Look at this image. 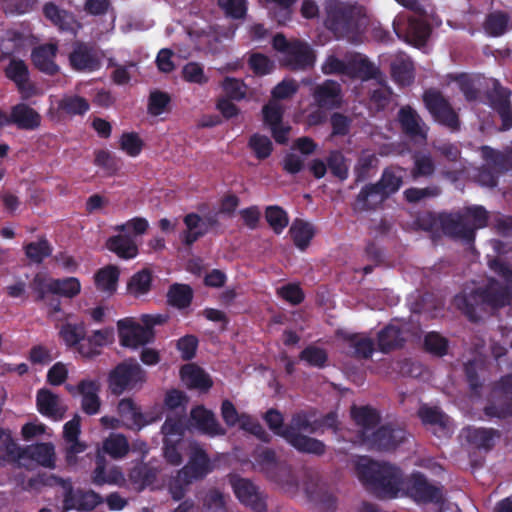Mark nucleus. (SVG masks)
Wrapping results in <instances>:
<instances>
[{
	"label": "nucleus",
	"mask_w": 512,
	"mask_h": 512,
	"mask_svg": "<svg viewBox=\"0 0 512 512\" xmlns=\"http://www.w3.org/2000/svg\"><path fill=\"white\" fill-rule=\"evenodd\" d=\"M490 268L500 276L505 284L489 278L483 286L463 292L454 298V304L471 321L478 322L481 313L487 309L512 308V269L500 259L490 261Z\"/></svg>",
	"instance_id": "f03ea898"
},
{
	"label": "nucleus",
	"mask_w": 512,
	"mask_h": 512,
	"mask_svg": "<svg viewBox=\"0 0 512 512\" xmlns=\"http://www.w3.org/2000/svg\"><path fill=\"white\" fill-rule=\"evenodd\" d=\"M147 380V373L134 359L128 358L111 369L107 376L108 390L114 396L140 390Z\"/></svg>",
	"instance_id": "0eeeda50"
},
{
	"label": "nucleus",
	"mask_w": 512,
	"mask_h": 512,
	"mask_svg": "<svg viewBox=\"0 0 512 512\" xmlns=\"http://www.w3.org/2000/svg\"><path fill=\"white\" fill-rule=\"evenodd\" d=\"M255 463L266 478L280 486L284 491L295 493L299 483L292 467L286 461L277 458L276 452L271 448H265L254 456Z\"/></svg>",
	"instance_id": "423d86ee"
},
{
	"label": "nucleus",
	"mask_w": 512,
	"mask_h": 512,
	"mask_svg": "<svg viewBox=\"0 0 512 512\" xmlns=\"http://www.w3.org/2000/svg\"><path fill=\"white\" fill-rule=\"evenodd\" d=\"M417 415L422 424L432 428L438 437L450 432V417L440 407L423 404L419 407Z\"/></svg>",
	"instance_id": "5701e85b"
},
{
	"label": "nucleus",
	"mask_w": 512,
	"mask_h": 512,
	"mask_svg": "<svg viewBox=\"0 0 512 512\" xmlns=\"http://www.w3.org/2000/svg\"><path fill=\"white\" fill-rule=\"evenodd\" d=\"M508 14L502 11H494L486 16L484 29L490 36L499 37L503 35L508 26Z\"/></svg>",
	"instance_id": "5fc2aeb1"
},
{
	"label": "nucleus",
	"mask_w": 512,
	"mask_h": 512,
	"mask_svg": "<svg viewBox=\"0 0 512 512\" xmlns=\"http://www.w3.org/2000/svg\"><path fill=\"white\" fill-rule=\"evenodd\" d=\"M161 432L163 441L181 442L184 434L182 420L178 417H167L161 427Z\"/></svg>",
	"instance_id": "0e129e2a"
},
{
	"label": "nucleus",
	"mask_w": 512,
	"mask_h": 512,
	"mask_svg": "<svg viewBox=\"0 0 512 512\" xmlns=\"http://www.w3.org/2000/svg\"><path fill=\"white\" fill-rule=\"evenodd\" d=\"M263 420L267 424L268 428L276 435L283 438L288 443V425L284 424V416L283 414L275 409H268L264 415Z\"/></svg>",
	"instance_id": "13d9d810"
},
{
	"label": "nucleus",
	"mask_w": 512,
	"mask_h": 512,
	"mask_svg": "<svg viewBox=\"0 0 512 512\" xmlns=\"http://www.w3.org/2000/svg\"><path fill=\"white\" fill-rule=\"evenodd\" d=\"M183 223L186 229L180 233L179 239L185 247L190 248L208 232L207 227H203L202 217L197 213L191 212L186 214L183 217Z\"/></svg>",
	"instance_id": "72a5a7b5"
},
{
	"label": "nucleus",
	"mask_w": 512,
	"mask_h": 512,
	"mask_svg": "<svg viewBox=\"0 0 512 512\" xmlns=\"http://www.w3.org/2000/svg\"><path fill=\"white\" fill-rule=\"evenodd\" d=\"M325 26L337 39L356 42L366 26L364 8L357 4L329 1L325 7Z\"/></svg>",
	"instance_id": "20e7f679"
},
{
	"label": "nucleus",
	"mask_w": 512,
	"mask_h": 512,
	"mask_svg": "<svg viewBox=\"0 0 512 512\" xmlns=\"http://www.w3.org/2000/svg\"><path fill=\"white\" fill-rule=\"evenodd\" d=\"M289 233L295 246L304 250L310 244L315 231L313 225L309 222L302 219H295L289 229Z\"/></svg>",
	"instance_id": "a18cd8bd"
},
{
	"label": "nucleus",
	"mask_w": 512,
	"mask_h": 512,
	"mask_svg": "<svg viewBox=\"0 0 512 512\" xmlns=\"http://www.w3.org/2000/svg\"><path fill=\"white\" fill-rule=\"evenodd\" d=\"M350 415L355 424L362 428V439L363 433L365 432V435H369L368 431L376 427L381 419L379 412L369 405H352Z\"/></svg>",
	"instance_id": "4c0bfd02"
},
{
	"label": "nucleus",
	"mask_w": 512,
	"mask_h": 512,
	"mask_svg": "<svg viewBox=\"0 0 512 512\" xmlns=\"http://www.w3.org/2000/svg\"><path fill=\"white\" fill-rule=\"evenodd\" d=\"M379 158L375 152L363 149L359 153L353 168L355 184L362 183L372 178L379 167Z\"/></svg>",
	"instance_id": "473e14b6"
},
{
	"label": "nucleus",
	"mask_w": 512,
	"mask_h": 512,
	"mask_svg": "<svg viewBox=\"0 0 512 512\" xmlns=\"http://www.w3.org/2000/svg\"><path fill=\"white\" fill-rule=\"evenodd\" d=\"M466 438L477 449L490 451L501 438V432L494 428L471 427L467 429Z\"/></svg>",
	"instance_id": "c9c22d12"
},
{
	"label": "nucleus",
	"mask_w": 512,
	"mask_h": 512,
	"mask_svg": "<svg viewBox=\"0 0 512 512\" xmlns=\"http://www.w3.org/2000/svg\"><path fill=\"white\" fill-rule=\"evenodd\" d=\"M69 63L75 71L94 72L101 67V55L94 45L76 41L69 54Z\"/></svg>",
	"instance_id": "2eb2a0df"
},
{
	"label": "nucleus",
	"mask_w": 512,
	"mask_h": 512,
	"mask_svg": "<svg viewBox=\"0 0 512 512\" xmlns=\"http://www.w3.org/2000/svg\"><path fill=\"white\" fill-rule=\"evenodd\" d=\"M512 92L509 88L502 86L499 82L493 85L488 94L491 108L501 119V130L507 131L512 127V103L510 97Z\"/></svg>",
	"instance_id": "dca6fc26"
},
{
	"label": "nucleus",
	"mask_w": 512,
	"mask_h": 512,
	"mask_svg": "<svg viewBox=\"0 0 512 512\" xmlns=\"http://www.w3.org/2000/svg\"><path fill=\"white\" fill-rule=\"evenodd\" d=\"M36 406L38 412L54 421L64 418L66 407L60 403V398L47 388H41L36 394Z\"/></svg>",
	"instance_id": "c756f323"
},
{
	"label": "nucleus",
	"mask_w": 512,
	"mask_h": 512,
	"mask_svg": "<svg viewBox=\"0 0 512 512\" xmlns=\"http://www.w3.org/2000/svg\"><path fill=\"white\" fill-rule=\"evenodd\" d=\"M345 76L350 79L368 81L377 77L378 68L364 55L354 53L346 57Z\"/></svg>",
	"instance_id": "7c9ffc66"
},
{
	"label": "nucleus",
	"mask_w": 512,
	"mask_h": 512,
	"mask_svg": "<svg viewBox=\"0 0 512 512\" xmlns=\"http://www.w3.org/2000/svg\"><path fill=\"white\" fill-rule=\"evenodd\" d=\"M400 167H387L383 170L380 179L375 182L389 198L395 194L403 184V176Z\"/></svg>",
	"instance_id": "37998d69"
},
{
	"label": "nucleus",
	"mask_w": 512,
	"mask_h": 512,
	"mask_svg": "<svg viewBox=\"0 0 512 512\" xmlns=\"http://www.w3.org/2000/svg\"><path fill=\"white\" fill-rule=\"evenodd\" d=\"M230 484L237 499L255 512L267 511V496L251 480L232 475Z\"/></svg>",
	"instance_id": "ddd939ff"
},
{
	"label": "nucleus",
	"mask_w": 512,
	"mask_h": 512,
	"mask_svg": "<svg viewBox=\"0 0 512 512\" xmlns=\"http://www.w3.org/2000/svg\"><path fill=\"white\" fill-rule=\"evenodd\" d=\"M190 418L195 427L205 435L214 437L226 434V429L220 425L215 414L203 405L194 407L190 412Z\"/></svg>",
	"instance_id": "cd10ccee"
},
{
	"label": "nucleus",
	"mask_w": 512,
	"mask_h": 512,
	"mask_svg": "<svg viewBox=\"0 0 512 512\" xmlns=\"http://www.w3.org/2000/svg\"><path fill=\"white\" fill-rule=\"evenodd\" d=\"M76 389L81 396L80 407L82 412L88 416L98 414L102 403L99 396L100 382L96 379H82L76 385Z\"/></svg>",
	"instance_id": "412c9836"
},
{
	"label": "nucleus",
	"mask_w": 512,
	"mask_h": 512,
	"mask_svg": "<svg viewBox=\"0 0 512 512\" xmlns=\"http://www.w3.org/2000/svg\"><path fill=\"white\" fill-rule=\"evenodd\" d=\"M305 491L307 497L322 506L328 512H333L337 506V499L329 489L320 483L306 484Z\"/></svg>",
	"instance_id": "ea45409f"
},
{
	"label": "nucleus",
	"mask_w": 512,
	"mask_h": 512,
	"mask_svg": "<svg viewBox=\"0 0 512 512\" xmlns=\"http://www.w3.org/2000/svg\"><path fill=\"white\" fill-rule=\"evenodd\" d=\"M361 483L379 497L394 498L401 489L417 502L439 503L440 488L430 484L421 472H414L405 481L402 470L396 465L363 457L356 464Z\"/></svg>",
	"instance_id": "f257e3e1"
},
{
	"label": "nucleus",
	"mask_w": 512,
	"mask_h": 512,
	"mask_svg": "<svg viewBox=\"0 0 512 512\" xmlns=\"http://www.w3.org/2000/svg\"><path fill=\"white\" fill-rule=\"evenodd\" d=\"M152 279L151 271L146 268L142 269L130 278L127 290L136 297L147 294L151 289Z\"/></svg>",
	"instance_id": "3c124183"
},
{
	"label": "nucleus",
	"mask_w": 512,
	"mask_h": 512,
	"mask_svg": "<svg viewBox=\"0 0 512 512\" xmlns=\"http://www.w3.org/2000/svg\"><path fill=\"white\" fill-rule=\"evenodd\" d=\"M120 345L127 348H137L152 343L155 339L154 331L145 329L143 325L132 318L120 319L117 322Z\"/></svg>",
	"instance_id": "4468645a"
},
{
	"label": "nucleus",
	"mask_w": 512,
	"mask_h": 512,
	"mask_svg": "<svg viewBox=\"0 0 512 512\" xmlns=\"http://www.w3.org/2000/svg\"><path fill=\"white\" fill-rule=\"evenodd\" d=\"M117 412L124 422V427L133 431H140L151 423L131 398L121 399L117 405Z\"/></svg>",
	"instance_id": "a878e982"
},
{
	"label": "nucleus",
	"mask_w": 512,
	"mask_h": 512,
	"mask_svg": "<svg viewBox=\"0 0 512 512\" xmlns=\"http://www.w3.org/2000/svg\"><path fill=\"white\" fill-rule=\"evenodd\" d=\"M30 288L36 295L35 301H46L47 295L54 292V279L47 278L44 274L37 273L30 282Z\"/></svg>",
	"instance_id": "e2e57ef3"
},
{
	"label": "nucleus",
	"mask_w": 512,
	"mask_h": 512,
	"mask_svg": "<svg viewBox=\"0 0 512 512\" xmlns=\"http://www.w3.org/2000/svg\"><path fill=\"white\" fill-rule=\"evenodd\" d=\"M406 430L395 424H384L369 435L363 433V442L381 452L395 451L406 439Z\"/></svg>",
	"instance_id": "9b49d317"
},
{
	"label": "nucleus",
	"mask_w": 512,
	"mask_h": 512,
	"mask_svg": "<svg viewBox=\"0 0 512 512\" xmlns=\"http://www.w3.org/2000/svg\"><path fill=\"white\" fill-rule=\"evenodd\" d=\"M488 219L487 210L483 206L474 205L466 207L462 212H442L438 215L428 213L420 219V223L425 231L439 227L445 236L472 246L476 230L486 227Z\"/></svg>",
	"instance_id": "7ed1b4c3"
},
{
	"label": "nucleus",
	"mask_w": 512,
	"mask_h": 512,
	"mask_svg": "<svg viewBox=\"0 0 512 512\" xmlns=\"http://www.w3.org/2000/svg\"><path fill=\"white\" fill-rule=\"evenodd\" d=\"M9 120L19 130L34 131L40 127L42 118L34 108L21 102L11 107Z\"/></svg>",
	"instance_id": "bb28decb"
},
{
	"label": "nucleus",
	"mask_w": 512,
	"mask_h": 512,
	"mask_svg": "<svg viewBox=\"0 0 512 512\" xmlns=\"http://www.w3.org/2000/svg\"><path fill=\"white\" fill-rule=\"evenodd\" d=\"M316 61V55L311 46L299 40L292 41V46L286 53L283 63L291 70H306L312 68Z\"/></svg>",
	"instance_id": "6ab92c4d"
},
{
	"label": "nucleus",
	"mask_w": 512,
	"mask_h": 512,
	"mask_svg": "<svg viewBox=\"0 0 512 512\" xmlns=\"http://www.w3.org/2000/svg\"><path fill=\"white\" fill-rule=\"evenodd\" d=\"M248 147L258 160L267 159L273 151V143L266 135L254 133L248 140Z\"/></svg>",
	"instance_id": "680f3d73"
},
{
	"label": "nucleus",
	"mask_w": 512,
	"mask_h": 512,
	"mask_svg": "<svg viewBox=\"0 0 512 512\" xmlns=\"http://www.w3.org/2000/svg\"><path fill=\"white\" fill-rule=\"evenodd\" d=\"M315 417V412L301 410L294 413L288 424V444L300 453L322 456L326 452V445L323 441L304 435L301 432H308L310 418Z\"/></svg>",
	"instance_id": "6e6552de"
},
{
	"label": "nucleus",
	"mask_w": 512,
	"mask_h": 512,
	"mask_svg": "<svg viewBox=\"0 0 512 512\" xmlns=\"http://www.w3.org/2000/svg\"><path fill=\"white\" fill-rule=\"evenodd\" d=\"M422 101L433 120L451 132L460 130L461 121L449 100L436 88L423 92Z\"/></svg>",
	"instance_id": "1a4fd4ad"
},
{
	"label": "nucleus",
	"mask_w": 512,
	"mask_h": 512,
	"mask_svg": "<svg viewBox=\"0 0 512 512\" xmlns=\"http://www.w3.org/2000/svg\"><path fill=\"white\" fill-rule=\"evenodd\" d=\"M91 479L92 483L96 486H103L105 484L118 485L124 481V476L122 471L116 466L107 468L105 456L98 453Z\"/></svg>",
	"instance_id": "2f4dec72"
},
{
	"label": "nucleus",
	"mask_w": 512,
	"mask_h": 512,
	"mask_svg": "<svg viewBox=\"0 0 512 512\" xmlns=\"http://www.w3.org/2000/svg\"><path fill=\"white\" fill-rule=\"evenodd\" d=\"M5 75L13 81L23 100H28L35 93V87L29 83V70L21 59H12L5 68Z\"/></svg>",
	"instance_id": "393cba45"
},
{
	"label": "nucleus",
	"mask_w": 512,
	"mask_h": 512,
	"mask_svg": "<svg viewBox=\"0 0 512 512\" xmlns=\"http://www.w3.org/2000/svg\"><path fill=\"white\" fill-rule=\"evenodd\" d=\"M270 14L279 25H286L292 18L293 6L298 0H265Z\"/></svg>",
	"instance_id": "09e8293b"
},
{
	"label": "nucleus",
	"mask_w": 512,
	"mask_h": 512,
	"mask_svg": "<svg viewBox=\"0 0 512 512\" xmlns=\"http://www.w3.org/2000/svg\"><path fill=\"white\" fill-rule=\"evenodd\" d=\"M44 16L57 26L61 31L76 33L78 23L74 15L64 9L59 8L53 2H47L43 6Z\"/></svg>",
	"instance_id": "f704fd0d"
},
{
	"label": "nucleus",
	"mask_w": 512,
	"mask_h": 512,
	"mask_svg": "<svg viewBox=\"0 0 512 512\" xmlns=\"http://www.w3.org/2000/svg\"><path fill=\"white\" fill-rule=\"evenodd\" d=\"M102 502L99 494L92 490H75L72 485L65 487L63 512L69 510L91 511Z\"/></svg>",
	"instance_id": "f3484780"
},
{
	"label": "nucleus",
	"mask_w": 512,
	"mask_h": 512,
	"mask_svg": "<svg viewBox=\"0 0 512 512\" xmlns=\"http://www.w3.org/2000/svg\"><path fill=\"white\" fill-rule=\"evenodd\" d=\"M248 65L255 75L264 76L274 70V62L262 53H253L248 59Z\"/></svg>",
	"instance_id": "774afa93"
},
{
	"label": "nucleus",
	"mask_w": 512,
	"mask_h": 512,
	"mask_svg": "<svg viewBox=\"0 0 512 512\" xmlns=\"http://www.w3.org/2000/svg\"><path fill=\"white\" fill-rule=\"evenodd\" d=\"M265 219L276 234H281L289 224L287 212L278 205H270L266 207Z\"/></svg>",
	"instance_id": "4d7b16f0"
},
{
	"label": "nucleus",
	"mask_w": 512,
	"mask_h": 512,
	"mask_svg": "<svg viewBox=\"0 0 512 512\" xmlns=\"http://www.w3.org/2000/svg\"><path fill=\"white\" fill-rule=\"evenodd\" d=\"M390 72L395 83L408 86L413 82V63L409 58L398 57L391 62Z\"/></svg>",
	"instance_id": "79ce46f5"
},
{
	"label": "nucleus",
	"mask_w": 512,
	"mask_h": 512,
	"mask_svg": "<svg viewBox=\"0 0 512 512\" xmlns=\"http://www.w3.org/2000/svg\"><path fill=\"white\" fill-rule=\"evenodd\" d=\"M148 228V221L142 217H134L126 223L117 225L114 227V230L119 232V234L107 239L106 248L120 259H134L139 254L135 236L143 235Z\"/></svg>",
	"instance_id": "39448f33"
},
{
	"label": "nucleus",
	"mask_w": 512,
	"mask_h": 512,
	"mask_svg": "<svg viewBox=\"0 0 512 512\" xmlns=\"http://www.w3.org/2000/svg\"><path fill=\"white\" fill-rule=\"evenodd\" d=\"M312 96L317 106L322 109H335L342 105V88L335 80L327 79L315 86Z\"/></svg>",
	"instance_id": "4be33fe9"
},
{
	"label": "nucleus",
	"mask_w": 512,
	"mask_h": 512,
	"mask_svg": "<svg viewBox=\"0 0 512 512\" xmlns=\"http://www.w3.org/2000/svg\"><path fill=\"white\" fill-rule=\"evenodd\" d=\"M103 450L114 459H121L129 452V443L123 434H112L103 442Z\"/></svg>",
	"instance_id": "864d4df0"
},
{
	"label": "nucleus",
	"mask_w": 512,
	"mask_h": 512,
	"mask_svg": "<svg viewBox=\"0 0 512 512\" xmlns=\"http://www.w3.org/2000/svg\"><path fill=\"white\" fill-rule=\"evenodd\" d=\"M120 149L128 156L136 157L143 149V141L136 132H124L120 137Z\"/></svg>",
	"instance_id": "338daca9"
},
{
	"label": "nucleus",
	"mask_w": 512,
	"mask_h": 512,
	"mask_svg": "<svg viewBox=\"0 0 512 512\" xmlns=\"http://www.w3.org/2000/svg\"><path fill=\"white\" fill-rule=\"evenodd\" d=\"M181 375L187 386L191 389L208 391L213 381L208 373L195 365H186L181 369Z\"/></svg>",
	"instance_id": "58836bf2"
},
{
	"label": "nucleus",
	"mask_w": 512,
	"mask_h": 512,
	"mask_svg": "<svg viewBox=\"0 0 512 512\" xmlns=\"http://www.w3.org/2000/svg\"><path fill=\"white\" fill-rule=\"evenodd\" d=\"M214 469L207 452L197 443L190 446L189 460L179 471L178 478L185 484L202 480Z\"/></svg>",
	"instance_id": "f8f14e48"
},
{
	"label": "nucleus",
	"mask_w": 512,
	"mask_h": 512,
	"mask_svg": "<svg viewBox=\"0 0 512 512\" xmlns=\"http://www.w3.org/2000/svg\"><path fill=\"white\" fill-rule=\"evenodd\" d=\"M53 289V295L73 298L80 293L81 284L79 280L75 277H68L65 279H54Z\"/></svg>",
	"instance_id": "69168bd1"
},
{
	"label": "nucleus",
	"mask_w": 512,
	"mask_h": 512,
	"mask_svg": "<svg viewBox=\"0 0 512 512\" xmlns=\"http://www.w3.org/2000/svg\"><path fill=\"white\" fill-rule=\"evenodd\" d=\"M388 197L376 183L365 184L357 194L351 207L354 212L361 213L376 210Z\"/></svg>",
	"instance_id": "b1692460"
},
{
	"label": "nucleus",
	"mask_w": 512,
	"mask_h": 512,
	"mask_svg": "<svg viewBox=\"0 0 512 512\" xmlns=\"http://www.w3.org/2000/svg\"><path fill=\"white\" fill-rule=\"evenodd\" d=\"M120 271L114 265H108L99 269L95 276V286L97 290L112 295L116 292Z\"/></svg>",
	"instance_id": "a19ab883"
},
{
	"label": "nucleus",
	"mask_w": 512,
	"mask_h": 512,
	"mask_svg": "<svg viewBox=\"0 0 512 512\" xmlns=\"http://www.w3.org/2000/svg\"><path fill=\"white\" fill-rule=\"evenodd\" d=\"M405 341L402 329L394 324H388L377 335L378 348L385 354L403 347Z\"/></svg>",
	"instance_id": "e433bc0d"
},
{
	"label": "nucleus",
	"mask_w": 512,
	"mask_h": 512,
	"mask_svg": "<svg viewBox=\"0 0 512 512\" xmlns=\"http://www.w3.org/2000/svg\"><path fill=\"white\" fill-rule=\"evenodd\" d=\"M483 412L488 418L506 419L512 416V401L508 396L488 402Z\"/></svg>",
	"instance_id": "bf43d9fd"
},
{
	"label": "nucleus",
	"mask_w": 512,
	"mask_h": 512,
	"mask_svg": "<svg viewBox=\"0 0 512 512\" xmlns=\"http://www.w3.org/2000/svg\"><path fill=\"white\" fill-rule=\"evenodd\" d=\"M86 334V325L84 322L65 323L59 330V337L68 348L79 349Z\"/></svg>",
	"instance_id": "c03bdc74"
},
{
	"label": "nucleus",
	"mask_w": 512,
	"mask_h": 512,
	"mask_svg": "<svg viewBox=\"0 0 512 512\" xmlns=\"http://www.w3.org/2000/svg\"><path fill=\"white\" fill-rule=\"evenodd\" d=\"M57 51L56 43H46L35 47L31 53V60L35 68L49 76L56 75L59 71V66L55 63Z\"/></svg>",
	"instance_id": "c85d7f7f"
},
{
	"label": "nucleus",
	"mask_w": 512,
	"mask_h": 512,
	"mask_svg": "<svg viewBox=\"0 0 512 512\" xmlns=\"http://www.w3.org/2000/svg\"><path fill=\"white\" fill-rule=\"evenodd\" d=\"M53 247L50 242L42 237L38 241L29 242L24 245V252L30 262L41 264L44 259L51 256Z\"/></svg>",
	"instance_id": "de8ad7c7"
},
{
	"label": "nucleus",
	"mask_w": 512,
	"mask_h": 512,
	"mask_svg": "<svg viewBox=\"0 0 512 512\" xmlns=\"http://www.w3.org/2000/svg\"><path fill=\"white\" fill-rule=\"evenodd\" d=\"M396 36L416 47L425 46L432 32L430 24L423 18L398 14L392 23Z\"/></svg>",
	"instance_id": "9d476101"
},
{
	"label": "nucleus",
	"mask_w": 512,
	"mask_h": 512,
	"mask_svg": "<svg viewBox=\"0 0 512 512\" xmlns=\"http://www.w3.org/2000/svg\"><path fill=\"white\" fill-rule=\"evenodd\" d=\"M353 348V356L359 359H368L374 352V342L371 338L350 334L345 338Z\"/></svg>",
	"instance_id": "052dcab7"
},
{
	"label": "nucleus",
	"mask_w": 512,
	"mask_h": 512,
	"mask_svg": "<svg viewBox=\"0 0 512 512\" xmlns=\"http://www.w3.org/2000/svg\"><path fill=\"white\" fill-rule=\"evenodd\" d=\"M114 329L113 327H105L92 331L90 335L85 334L78 353L86 358L93 359L99 356L105 346L113 343Z\"/></svg>",
	"instance_id": "a211bd4d"
},
{
	"label": "nucleus",
	"mask_w": 512,
	"mask_h": 512,
	"mask_svg": "<svg viewBox=\"0 0 512 512\" xmlns=\"http://www.w3.org/2000/svg\"><path fill=\"white\" fill-rule=\"evenodd\" d=\"M398 122L402 132L413 140H427V126L420 115L411 106L406 105L398 111Z\"/></svg>",
	"instance_id": "aec40b11"
},
{
	"label": "nucleus",
	"mask_w": 512,
	"mask_h": 512,
	"mask_svg": "<svg viewBox=\"0 0 512 512\" xmlns=\"http://www.w3.org/2000/svg\"><path fill=\"white\" fill-rule=\"evenodd\" d=\"M193 300V290L187 284H172L167 293L168 303L178 309L190 306Z\"/></svg>",
	"instance_id": "49530a36"
},
{
	"label": "nucleus",
	"mask_w": 512,
	"mask_h": 512,
	"mask_svg": "<svg viewBox=\"0 0 512 512\" xmlns=\"http://www.w3.org/2000/svg\"><path fill=\"white\" fill-rule=\"evenodd\" d=\"M327 168L331 174L340 181H345L349 176L348 160L340 150H332L327 158Z\"/></svg>",
	"instance_id": "603ef678"
},
{
	"label": "nucleus",
	"mask_w": 512,
	"mask_h": 512,
	"mask_svg": "<svg viewBox=\"0 0 512 512\" xmlns=\"http://www.w3.org/2000/svg\"><path fill=\"white\" fill-rule=\"evenodd\" d=\"M89 108L88 101L78 95L65 96L58 103V109L70 116L84 115Z\"/></svg>",
	"instance_id": "6e6d98bb"
},
{
	"label": "nucleus",
	"mask_w": 512,
	"mask_h": 512,
	"mask_svg": "<svg viewBox=\"0 0 512 512\" xmlns=\"http://www.w3.org/2000/svg\"><path fill=\"white\" fill-rule=\"evenodd\" d=\"M299 359L310 367L322 369L327 366L329 357L324 348L310 344L299 353Z\"/></svg>",
	"instance_id": "8fccbe9b"
}]
</instances>
